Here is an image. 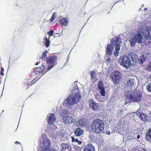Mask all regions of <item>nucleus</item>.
Instances as JSON below:
<instances>
[{"label": "nucleus", "instance_id": "25", "mask_svg": "<svg viewBox=\"0 0 151 151\" xmlns=\"http://www.w3.org/2000/svg\"><path fill=\"white\" fill-rule=\"evenodd\" d=\"M146 60L145 55L143 54L140 57L139 60V63L140 64H142Z\"/></svg>", "mask_w": 151, "mask_h": 151}, {"label": "nucleus", "instance_id": "17", "mask_svg": "<svg viewBox=\"0 0 151 151\" xmlns=\"http://www.w3.org/2000/svg\"><path fill=\"white\" fill-rule=\"evenodd\" d=\"M61 150L62 151H71V147L69 145L62 143L61 146Z\"/></svg>", "mask_w": 151, "mask_h": 151}, {"label": "nucleus", "instance_id": "45", "mask_svg": "<svg viewBox=\"0 0 151 151\" xmlns=\"http://www.w3.org/2000/svg\"><path fill=\"white\" fill-rule=\"evenodd\" d=\"M143 106L142 105H140V106L141 107H142V106Z\"/></svg>", "mask_w": 151, "mask_h": 151}, {"label": "nucleus", "instance_id": "34", "mask_svg": "<svg viewBox=\"0 0 151 151\" xmlns=\"http://www.w3.org/2000/svg\"><path fill=\"white\" fill-rule=\"evenodd\" d=\"M135 151H146L145 148L143 147H139L137 149L135 150Z\"/></svg>", "mask_w": 151, "mask_h": 151}, {"label": "nucleus", "instance_id": "49", "mask_svg": "<svg viewBox=\"0 0 151 151\" xmlns=\"http://www.w3.org/2000/svg\"><path fill=\"white\" fill-rule=\"evenodd\" d=\"M141 10V9H140V10Z\"/></svg>", "mask_w": 151, "mask_h": 151}, {"label": "nucleus", "instance_id": "33", "mask_svg": "<svg viewBox=\"0 0 151 151\" xmlns=\"http://www.w3.org/2000/svg\"><path fill=\"white\" fill-rule=\"evenodd\" d=\"M56 13H54L52 15L50 19V20L51 22H52L54 21V19L56 17Z\"/></svg>", "mask_w": 151, "mask_h": 151}, {"label": "nucleus", "instance_id": "6", "mask_svg": "<svg viewBox=\"0 0 151 151\" xmlns=\"http://www.w3.org/2000/svg\"><path fill=\"white\" fill-rule=\"evenodd\" d=\"M47 119L48 120V128L49 129V131L53 130V129H55L57 127L54 125L55 122L56 118L54 114L50 113L48 114L47 116Z\"/></svg>", "mask_w": 151, "mask_h": 151}, {"label": "nucleus", "instance_id": "30", "mask_svg": "<svg viewBox=\"0 0 151 151\" xmlns=\"http://www.w3.org/2000/svg\"><path fill=\"white\" fill-rule=\"evenodd\" d=\"M47 51L45 50L42 53V56H41V59L45 58L46 57L47 54Z\"/></svg>", "mask_w": 151, "mask_h": 151}, {"label": "nucleus", "instance_id": "41", "mask_svg": "<svg viewBox=\"0 0 151 151\" xmlns=\"http://www.w3.org/2000/svg\"><path fill=\"white\" fill-rule=\"evenodd\" d=\"M140 136L139 135H138L137 136V139H139V138H140Z\"/></svg>", "mask_w": 151, "mask_h": 151}, {"label": "nucleus", "instance_id": "35", "mask_svg": "<svg viewBox=\"0 0 151 151\" xmlns=\"http://www.w3.org/2000/svg\"><path fill=\"white\" fill-rule=\"evenodd\" d=\"M103 82L102 81H99L98 83V87L99 89L104 88L103 86Z\"/></svg>", "mask_w": 151, "mask_h": 151}, {"label": "nucleus", "instance_id": "14", "mask_svg": "<svg viewBox=\"0 0 151 151\" xmlns=\"http://www.w3.org/2000/svg\"><path fill=\"white\" fill-rule=\"evenodd\" d=\"M89 107L90 108L94 111H97L99 109V106L98 105V104L96 102L92 101H91L89 102Z\"/></svg>", "mask_w": 151, "mask_h": 151}, {"label": "nucleus", "instance_id": "5", "mask_svg": "<svg viewBox=\"0 0 151 151\" xmlns=\"http://www.w3.org/2000/svg\"><path fill=\"white\" fill-rule=\"evenodd\" d=\"M104 121L99 119H96L93 121L91 128L93 132L97 134H101L104 131Z\"/></svg>", "mask_w": 151, "mask_h": 151}, {"label": "nucleus", "instance_id": "27", "mask_svg": "<svg viewBox=\"0 0 151 151\" xmlns=\"http://www.w3.org/2000/svg\"><path fill=\"white\" fill-rule=\"evenodd\" d=\"M72 140L73 142H76L78 143L79 145H80L82 143V142L78 140L76 138H75L73 137H71Z\"/></svg>", "mask_w": 151, "mask_h": 151}, {"label": "nucleus", "instance_id": "3", "mask_svg": "<svg viewBox=\"0 0 151 151\" xmlns=\"http://www.w3.org/2000/svg\"><path fill=\"white\" fill-rule=\"evenodd\" d=\"M77 82H75L73 84L72 94L64 101L63 105L65 106H70L76 104L78 101L81 98V96L79 93L78 89L77 86Z\"/></svg>", "mask_w": 151, "mask_h": 151}, {"label": "nucleus", "instance_id": "2", "mask_svg": "<svg viewBox=\"0 0 151 151\" xmlns=\"http://www.w3.org/2000/svg\"><path fill=\"white\" fill-rule=\"evenodd\" d=\"M139 27L138 28L137 33L134 36L132 37L130 40L131 45L132 47L134 46L135 42L141 43L142 41L143 37L146 39L145 34L147 35L148 27L145 26L143 23L141 22L139 24Z\"/></svg>", "mask_w": 151, "mask_h": 151}, {"label": "nucleus", "instance_id": "39", "mask_svg": "<svg viewBox=\"0 0 151 151\" xmlns=\"http://www.w3.org/2000/svg\"><path fill=\"white\" fill-rule=\"evenodd\" d=\"M50 151H57L55 149H50Z\"/></svg>", "mask_w": 151, "mask_h": 151}, {"label": "nucleus", "instance_id": "26", "mask_svg": "<svg viewBox=\"0 0 151 151\" xmlns=\"http://www.w3.org/2000/svg\"><path fill=\"white\" fill-rule=\"evenodd\" d=\"M49 38H50L49 37L48 39L46 37H45L44 38V42L45 45L47 47H48L50 44V41L49 40Z\"/></svg>", "mask_w": 151, "mask_h": 151}, {"label": "nucleus", "instance_id": "19", "mask_svg": "<svg viewBox=\"0 0 151 151\" xmlns=\"http://www.w3.org/2000/svg\"><path fill=\"white\" fill-rule=\"evenodd\" d=\"M83 151H95V149L91 144H88L85 146Z\"/></svg>", "mask_w": 151, "mask_h": 151}, {"label": "nucleus", "instance_id": "37", "mask_svg": "<svg viewBox=\"0 0 151 151\" xmlns=\"http://www.w3.org/2000/svg\"><path fill=\"white\" fill-rule=\"evenodd\" d=\"M147 69L149 71H151V62L148 63Z\"/></svg>", "mask_w": 151, "mask_h": 151}, {"label": "nucleus", "instance_id": "44", "mask_svg": "<svg viewBox=\"0 0 151 151\" xmlns=\"http://www.w3.org/2000/svg\"><path fill=\"white\" fill-rule=\"evenodd\" d=\"M147 8H144V11H146V10H147Z\"/></svg>", "mask_w": 151, "mask_h": 151}, {"label": "nucleus", "instance_id": "43", "mask_svg": "<svg viewBox=\"0 0 151 151\" xmlns=\"http://www.w3.org/2000/svg\"><path fill=\"white\" fill-rule=\"evenodd\" d=\"M15 144H17V143L20 144V143L19 142H18L17 141V142H15Z\"/></svg>", "mask_w": 151, "mask_h": 151}, {"label": "nucleus", "instance_id": "9", "mask_svg": "<svg viewBox=\"0 0 151 151\" xmlns=\"http://www.w3.org/2000/svg\"><path fill=\"white\" fill-rule=\"evenodd\" d=\"M111 76L114 83H116L121 79L122 74L119 71L116 70L114 71L111 73Z\"/></svg>", "mask_w": 151, "mask_h": 151}, {"label": "nucleus", "instance_id": "1", "mask_svg": "<svg viewBox=\"0 0 151 151\" xmlns=\"http://www.w3.org/2000/svg\"><path fill=\"white\" fill-rule=\"evenodd\" d=\"M122 43L119 37H115L111 40V44L108 45L106 50L107 59L105 63H107L109 67L113 65L115 60L113 57L111 56L113 52V54L115 56L118 55Z\"/></svg>", "mask_w": 151, "mask_h": 151}, {"label": "nucleus", "instance_id": "13", "mask_svg": "<svg viewBox=\"0 0 151 151\" xmlns=\"http://www.w3.org/2000/svg\"><path fill=\"white\" fill-rule=\"evenodd\" d=\"M146 33L147 35L145 34V36L146 37L145 41L146 42L151 44V28L150 27H148L147 32Z\"/></svg>", "mask_w": 151, "mask_h": 151}, {"label": "nucleus", "instance_id": "47", "mask_svg": "<svg viewBox=\"0 0 151 151\" xmlns=\"http://www.w3.org/2000/svg\"><path fill=\"white\" fill-rule=\"evenodd\" d=\"M143 6H144V5L143 4L142 5V7H143Z\"/></svg>", "mask_w": 151, "mask_h": 151}, {"label": "nucleus", "instance_id": "24", "mask_svg": "<svg viewBox=\"0 0 151 151\" xmlns=\"http://www.w3.org/2000/svg\"><path fill=\"white\" fill-rule=\"evenodd\" d=\"M68 114V111L65 109H63L60 112V114L63 117V118L65 117Z\"/></svg>", "mask_w": 151, "mask_h": 151}, {"label": "nucleus", "instance_id": "29", "mask_svg": "<svg viewBox=\"0 0 151 151\" xmlns=\"http://www.w3.org/2000/svg\"><path fill=\"white\" fill-rule=\"evenodd\" d=\"M48 147H46L41 146L40 147V151H50L49 150Z\"/></svg>", "mask_w": 151, "mask_h": 151}, {"label": "nucleus", "instance_id": "36", "mask_svg": "<svg viewBox=\"0 0 151 151\" xmlns=\"http://www.w3.org/2000/svg\"><path fill=\"white\" fill-rule=\"evenodd\" d=\"M54 33V31L52 30H50V31L48 32L47 34L49 35V36L50 37L51 36H52L53 35V34Z\"/></svg>", "mask_w": 151, "mask_h": 151}, {"label": "nucleus", "instance_id": "42", "mask_svg": "<svg viewBox=\"0 0 151 151\" xmlns=\"http://www.w3.org/2000/svg\"><path fill=\"white\" fill-rule=\"evenodd\" d=\"M149 79L151 81V75L150 76L149 78Z\"/></svg>", "mask_w": 151, "mask_h": 151}, {"label": "nucleus", "instance_id": "21", "mask_svg": "<svg viewBox=\"0 0 151 151\" xmlns=\"http://www.w3.org/2000/svg\"><path fill=\"white\" fill-rule=\"evenodd\" d=\"M90 75L93 81H96L97 79L95 72L94 71H91Z\"/></svg>", "mask_w": 151, "mask_h": 151}, {"label": "nucleus", "instance_id": "11", "mask_svg": "<svg viewBox=\"0 0 151 151\" xmlns=\"http://www.w3.org/2000/svg\"><path fill=\"white\" fill-rule=\"evenodd\" d=\"M127 86L131 89H134L136 85V81L133 78L128 79L127 81Z\"/></svg>", "mask_w": 151, "mask_h": 151}, {"label": "nucleus", "instance_id": "23", "mask_svg": "<svg viewBox=\"0 0 151 151\" xmlns=\"http://www.w3.org/2000/svg\"><path fill=\"white\" fill-rule=\"evenodd\" d=\"M60 23L62 25L65 26L68 24V21L66 18H64L60 21Z\"/></svg>", "mask_w": 151, "mask_h": 151}, {"label": "nucleus", "instance_id": "15", "mask_svg": "<svg viewBox=\"0 0 151 151\" xmlns=\"http://www.w3.org/2000/svg\"><path fill=\"white\" fill-rule=\"evenodd\" d=\"M57 128L55 129H53V130H51V131H50L51 132H50L52 134V135L54 137L59 136V137H63L64 135V133L62 132L57 131Z\"/></svg>", "mask_w": 151, "mask_h": 151}, {"label": "nucleus", "instance_id": "10", "mask_svg": "<svg viewBox=\"0 0 151 151\" xmlns=\"http://www.w3.org/2000/svg\"><path fill=\"white\" fill-rule=\"evenodd\" d=\"M40 140L41 141L40 144L41 146L49 147L51 146V142L49 139L46 138L45 136L41 138Z\"/></svg>", "mask_w": 151, "mask_h": 151}, {"label": "nucleus", "instance_id": "32", "mask_svg": "<svg viewBox=\"0 0 151 151\" xmlns=\"http://www.w3.org/2000/svg\"><path fill=\"white\" fill-rule=\"evenodd\" d=\"M146 89L149 92H151V83H149L147 86Z\"/></svg>", "mask_w": 151, "mask_h": 151}, {"label": "nucleus", "instance_id": "18", "mask_svg": "<svg viewBox=\"0 0 151 151\" xmlns=\"http://www.w3.org/2000/svg\"><path fill=\"white\" fill-rule=\"evenodd\" d=\"M84 132L83 130L78 127L75 129L74 134L76 136L80 137L83 134Z\"/></svg>", "mask_w": 151, "mask_h": 151}, {"label": "nucleus", "instance_id": "48", "mask_svg": "<svg viewBox=\"0 0 151 151\" xmlns=\"http://www.w3.org/2000/svg\"><path fill=\"white\" fill-rule=\"evenodd\" d=\"M110 151H112V150H110Z\"/></svg>", "mask_w": 151, "mask_h": 151}, {"label": "nucleus", "instance_id": "38", "mask_svg": "<svg viewBox=\"0 0 151 151\" xmlns=\"http://www.w3.org/2000/svg\"><path fill=\"white\" fill-rule=\"evenodd\" d=\"M1 70L0 73L1 74L2 76H3L4 75V73L3 72L4 71V69L3 68L1 67Z\"/></svg>", "mask_w": 151, "mask_h": 151}, {"label": "nucleus", "instance_id": "8", "mask_svg": "<svg viewBox=\"0 0 151 151\" xmlns=\"http://www.w3.org/2000/svg\"><path fill=\"white\" fill-rule=\"evenodd\" d=\"M56 59V57L55 56H52L47 58V63L49 64L47 68V70H50L57 65Z\"/></svg>", "mask_w": 151, "mask_h": 151}, {"label": "nucleus", "instance_id": "50", "mask_svg": "<svg viewBox=\"0 0 151 151\" xmlns=\"http://www.w3.org/2000/svg\"><path fill=\"white\" fill-rule=\"evenodd\" d=\"M3 111H4V110H2V112H3Z\"/></svg>", "mask_w": 151, "mask_h": 151}, {"label": "nucleus", "instance_id": "20", "mask_svg": "<svg viewBox=\"0 0 151 151\" xmlns=\"http://www.w3.org/2000/svg\"><path fill=\"white\" fill-rule=\"evenodd\" d=\"M146 138L148 141L151 142V129L149 130L147 132Z\"/></svg>", "mask_w": 151, "mask_h": 151}, {"label": "nucleus", "instance_id": "16", "mask_svg": "<svg viewBox=\"0 0 151 151\" xmlns=\"http://www.w3.org/2000/svg\"><path fill=\"white\" fill-rule=\"evenodd\" d=\"M64 123L66 124H70V123L75 122V120L73 118L69 116H66L63 118Z\"/></svg>", "mask_w": 151, "mask_h": 151}, {"label": "nucleus", "instance_id": "4", "mask_svg": "<svg viewBox=\"0 0 151 151\" xmlns=\"http://www.w3.org/2000/svg\"><path fill=\"white\" fill-rule=\"evenodd\" d=\"M125 96L129 102H136L139 103L142 100L143 97L142 93L139 91H128L125 92Z\"/></svg>", "mask_w": 151, "mask_h": 151}, {"label": "nucleus", "instance_id": "31", "mask_svg": "<svg viewBox=\"0 0 151 151\" xmlns=\"http://www.w3.org/2000/svg\"><path fill=\"white\" fill-rule=\"evenodd\" d=\"M144 55H145V56L146 58H149L151 57V53L149 52L145 53Z\"/></svg>", "mask_w": 151, "mask_h": 151}, {"label": "nucleus", "instance_id": "22", "mask_svg": "<svg viewBox=\"0 0 151 151\" xmlns=\"http://www.w3.org/2000/svg\"><path fill=\"white\" fill-rule=\"evenodd\" d=\"M129 56V58L130 59L132 58V60L133 61H136V59L137 58V55L135 54L134 53L132 52L131 53H130L129 55L127 56Z\"/></svg>", "mask_w": 151, "mask_h": 151}, {"label": "nucleus", "instance_id": "40", "mask_svg": "<svg viewBox=\"0 0 151 151\" xmlns=\"http://www.w3.org/2000/svg\"><path fill=\"white\" fill-rule=\"evenodd\" d=\"M106 133L109 135L110 134V133L109 131H107L106 132Z\"/></svg>", "mask_w": 151, "mask_h": 151}, {"label": "nucleus", "instance_id": "46", "mask_svg": "<svg viewBox=\"0 0 151 151\" xmlns=\"http://www.w3.org/2000/svg\"><path fill=\"white\" fill-rule=\"evenodd\" d=\"M38 64V62H37V63L36 64H35L36 65H37Z\"/></svg>", "mask_w": 151, "mask_h": 151}, {"label": "nucleus", "instance_id": "28", "mask_svg": "<svg viewBox=\"0 0 151 151\" xmlns=\"http://www.w3.org/2000/svg\"><path fill=\"white\" fill-rule=\"evenodd\" d=\"M100 90V93L102 96H105V91L104 88L99 89Z\"/></svg>", "mask_w": 151, "mask_h": 151}, {"label": "nucleus", "instance_id": "7", "mask_svg": "<svg viewBox=\"0 0 151 151\" xmlns=\"http://www.w3.org/2000/svg\"><path fill=\"white\" fill-rule=\"evenodd\" d=\"M118 61L121 65L126 68H129L132 65L130 59L127 56L121 57Z\"/></svg>", "mask_w": 151, "mask_h": 151}, {"label": "nucleus", "instance_id": "12", "mask_svg": "<svg viewBox=\"0 0 151 151\" xmlns=\"http://www.w3.org/2000/svg\"><path fill=\"white\" fill-rule=\"evenodd\" d=\"M136 114L137 116L143 121H148L149 117L146 114L141 113L139 110L137 111Z\"/></svg>", "mask_w": 151, "mask_h": 151}]
</instances>
